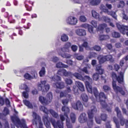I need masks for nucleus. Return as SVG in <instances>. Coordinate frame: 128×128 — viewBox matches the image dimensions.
Returning <instances> with one entry per match:
<instances>
[{"label": "nucleus", "mask_w": 128, "mask_h": 128, "mask_svg": "<svg viewBox=\"0 0 128 128\" xmlns=\"http://www.w3.org/2000/svg\"><path fill=\"white\" fill-rule=\"evenodd\" d=\"M40 109L46 114V116H43L42 120L45 125L47 127H49L50 124V121L54 128H63L62 123L60 122L59 120L56 122L54 120L49 118L48 116V114L49 112L54 117L57 118L58 117L57 113L52 109L48 110L44 106H41L40 107Z\"/></svg>", "instance_id": "1"}, {"label": "nucleus", "mask_w": 128, "mask_h": 128, "mask_svg": "<svg viewBox=\"0 0 128 128\" xmlns=\"http://www.w3.org/2000/svg\"><path fill=\"white\" fill-rule=\"evenodd\" d=\"M85 84L88 92L92 94H94L97 100L98 98V101L100 102V104L102 108H107L108 105L105 100H103V99L107 98L104 93L102 92L99 93L96 88L94 87L92 88V86L88 82L86 81Z\"/></svg>", "instance_id": "2"}, {"label": "nucleus", "mask_w": 128, "mask_h": 128, "mask_svg": "<svg viewBox=\"0 0 128 128\" xmlns=\"http://www.w3.org/2000/svg\"><path fill=\"white\" fill-rule=\"evenodd\" d=\"M115 110L116 112L118 117L119 118L120 121L115 117L113 118V120L116 124V128H120V123L121 126H123L124 124L126 121L122 116L121 112L118 107H117L115 108Z\"/></svg>", "instance_id": "3"}, {"label": "nucleus", "mask_w": 128, "mask_h": 128, "mask_svg": "<svg viewBox=\"0 0 128 128\" xmlns=\"http://www.w3.org/2000/svg\"><path fill=\"white\" fill-rule=\"evenodd\" d=\"M91 109L90 110H88V114L89 120L87 122L88 126L89 128H90L92 127L93 124V118L94 114L96 113L97 112V109L94 106H92L91 107Z\"/></svg>", "instance_id": "4"}, {"label": "nucleus", "mask_w": 128, "mask_h": 128, "mask_svg": "<svg viewBox=\"0 0 128 128\" xmlns=\"http://www.w3.org/2000/svg\"><path fill=\"white\" fill-rule=\"evenodd\" d=\"M118 76L115 73L112 72V77L113 81L112 82V86L114 90L117 92H119L122 95H124L125 94L122 88L116 86V82L114 80L116 79Z\"/></svg>", "instance_id": "5"}, {"label": "nucleus", "mask_w": 128, "mask_h": 128, "mask_svg": "<svg viewBox=\"0 0 128 128\" xmlns=\"http://www.w3.org/2000/svg\"><path fill=\"white\" fill-rule=\"evenodd\" d=\"M46 98L42 96L39 97V100L42 104L46 105L50 103L52 98V93L51 92L48 93L46 95Z\"/></svg>", "instance_id": "6"}, {"label": "nucleus", "mask_w": 128, "mask_h": 128, "mask_svg": "<svg viewBox=\"0 0 128 128\" xmlns=\"http://www.w3.org/2000/svg\"><path fill=\"white\" fill-rule=\"evenodd\" d=\"M99 62L100 64H103L106 61H109L111 62H113L114 61L112 55H107L103 56L102 55H99L97 57Z\"/></svg>", "instance_id": "7"}, {"label": "nucleus", "mask_w": 128, "mask_h": 128, "mask_svg": "<svg viewBox=\"0 0 128 128\" xmlns=\"http://www.w3.org/2000/svg\"><path fill=\"white\" fill-rule=\"evenodd\" d=\"M62 111L64 112V115L66 118V124L68 128H72V124L70 123L69 119L68 118V114L70 112V109L69 108L65 106L62 107Z\"/></svg>", "instance_id": "8"}, {"label": "nucleus", "mask_w": 128, "mask_h": 128, "mask_svg": "<svg viewBox=\"0 0 128 128\" xmlns=\"http://www.w3.org/2000/svg\"><path fill=\"white\" fill-rule=\"evenodd\" d=\"M32 116L34 119L32 120V123L36 126L37 125V122H38L39 124V128H43V124L42 122L41 118L40 116L34 112L33 113Z\"/></svg>", "instance_id": "9"}, {"label": "nucleus", "mask_w": 128, "mask_h": 128, "mask_svg": "<svg viewBox=\"0 0 128 128\" xmlns=\"http://www.w3.org/2000/svg\"><path fill=\"white\" fill-rule=\"evenodd\" d=\"M116 26L118 29L121 33L123 34H126L128 36V32H126V31H128V26L120 25L118 23H116Z\"/></svg>", "instance_id": "10"}, {"label": "nucleus", "mask_w": 128, "mask_h": 128, "mask_svg": "<svg viewBox=\"0 0 128 128\" xmlns=\"http://www.w3.org/2000/svg\"><path fill=\"white\" fill-rule=\"evenodd\" d=\"M46 81L44 80L41 82V83L38 85V88L42 92H47L50 88V86L49 84L45 85Z\"/></svg>", "instance_id": "11"}, {"label": "nucleus", "mask_w": 128, "mask_h": 128, "mask_svg": "<svg viewBox=\"0 0 128 128\" xmlns=\"http://www.w3.org/2000/svg\"><path fill=\"white\" fill-rule=\"evenodd\" d=\"M61 51L63 52H59L58 53V55L60 56H61L64 58H70L71 57V56L70 54L65 53L64 52H68L69 50H67L64 46V47L61 48Z\"/></svg>", "instance_id": "12"}, {"label": "nucleus", "mask_w": 128, "mask_h": 128, "mask_svg": "<svg viewBox=\"0 0 128 128\" xmlns=\"http://www.w3.org/2000/svg\"><path fill=\"white\" fill-rule=\"evenodd\" d=\"M72 106L75 110H78L80 111H82L83 110V105L80 101H78L76 103L72 104Z\"/></svg>", "instance_id": "13"}, {"label": "nucleus", "mask_w": 128, "mask_h": 128, "mask_svg": "<svg viewBox=\"0 0 128 128\" xmlns=\"http://www.w3.org/2000/svg\"><path fill=\"white\" fill-rule=\"evenodd\" d=\"M124 73L122 72L120 73V76H118L116 79L119 84H121L122 86H124Z\"/></svg>", "instance_id": "14"}, {"label": "nucleus", "mask_w": 128, "mask_h": 128, "mask_svg": "<svg viewBox=\"0 0 128 128\" xmlns=\"http://www.w3.org/2000/svg\"><path fill=\"white\" fill-rule=\"evenodd\" d=\"M66 21L67 23L69 24L75 25L77 22V20L75 17L70 16L67 18Z\"/></svg>", "instance_id": "15"}, {"label": "nucleus", "mask_w": 128, "mask_h": 128, "mask_svg": "<svg viewBox=\"0 0 128 128\" xmlns=\"http://www.w3.org/2000/svg\"><path fill=\"white\" fill-rule=\"evenodd\" d=\"M11 118L12 122L14 124H17L20 126L22 123L18 117L16 116H12Z\"/></svg>", "instance_id": "16"}, {"label": "nucleus", "mask_w": 128, "mask_h": 128, "mask_svg": "<svg viewBox=\"0 0 128 128\" xmlns=\"http://www.w3.org/2000/svg\"><path fill=\"white\" fill-rule=\"evenodd\" d=\"M78 120L80 123H84L86 122L87 120V118L86 114L82 113L81 114L79 117Z\"/></svg>", "instance_id": "17"}, {"label": "nucleus", "mask_w": 128, "mask_h": 128, "mask_svg": "<svg viewBox=\"0 0 128 128\" xmlns=\"http://www.w3.org/2000/svg\"><path fill=\"white\" fill-rule=\"evenodd\" d=\"M103 11L105 13H107L108 14L112 16L114 19H117V16L115 12L112 11H109L107 9H104Z\"/></svg>", "instance_id": "18"}, {"label": "nucleus", "mask_w": 128, "mask_h": 128, "mask_svg": "<svg viewBox=\"0 0 128 128\" xmlns=\"http://www.w3.org/2000/svg\"><path fill=\"white\" fill-rule=\"evenodd\" d=\"M75 84L80 91L82 92L84 90V86L81 82L78 81H76Z\"/></svg>", "instance_id": "19"}, {"label": "nucleus", "mask_w": 128, "mask_h": 128, "mask_svg": "<svg viewBox=\"0 0 128 128\" xmlns=\"http://www.w3.org/2000/svg\"><path fill=\"white\" fill-rule=\"evenodd\" d=\"M54 84L56 85V88L60 89L63 88L65 86L64 83L62 82H57L54 83Z\"/></svg>", "instance_id": "20"}, {"label": "nucleus", "mask_w": 128, "mask_h": 128, "mask_svg": "<svg viewBox=\"0 0 128 128\" xmlns=\"http://www.w3.org/2000/svg\"><path fill=\"white\" fill-rule=\"evenodd\" d=\"M76 33L77 34L80 36H84L86 34L85 30L82 29H78L76 31Z\"/></svg>", "instance_id": "21"}, {"label": "nucleus", "mask_w": 128, "mask_h": 128, "mask_svg": "<svg viewBox=\"0 0 128 128\" xmlns=\"http://www.w3.org/2000/svg\"><path fill=\"white\" fill-rule=\"evenodd\" d=\"M101 68L102 66L98 64L96 66V70L98 72V74L101 75L104 73V70Z\"/></svg>", "instance_id": "22"}, {"label": "nucleus", "mask_w": 128, "mask_h": 128, "mask_svg": "<svg viewBox=\"0 0 128 128\" xmlns=\"http://www.w3.org/2000/svg\"><path fill=\"white\" fill-rule=\"evenodd\" d=\"M107 26V24H100L97 28V31H101L103 32L104 28Z\"/></svg>", "instance_id": "23"}, {"label": "nucleus", "mask_w": 128, "mask_h": 128, "mask_svg": "<svg viewBox=\"0 0 128 128\" xmlns=\"http://www.w3.org/2000/svg\"><path fill=\"white\" fill-rule=\"evenodd\" d=\"M106 46L108 50H110V52H114L115 54L116 53V49H112V46L111 44H107L106 45Z\"/></svg>", "instance_id": "24"}, {"label": "nucleus", "mask_w": 128, "mask_h": 128, "mask_svg": "<svg viewBox=\"0 0 128 128\" xmlns=\"http://www.w3.org/2000/svg\"><path fill=\"white\" fill-rule=\"evenodd\" d=\"M23 102L24 104L28 107V108H32L33 106L32 104L28 100H23Z\"/></svg>", "instance_id": "25"}, {"label": "nucleus", "mask_w": 128, "mask_h": 128, "mask_svg": "<svg viewBox=\"0 0 128 128\" xmlns=\"http://www.w3.org/2000/svg\"><path fill=\"white\" fill-rule=\"evenodd\" d=\"M56 66L57 68H67L68 67V65L65 64L61 62H59L57 63L56 64Z\"/></svg>", "instance_id": "26"}, {"label": "nucleus", "mask_w": 128, "mask_h": 128, "mask_svg": "<svg viewBox=\"0 0 128 128\" xmlns=\"http://www.w3.org/2000/svg\"><path fill=\"white\" fill-rule=\"evenodd\" d=\"M50 78L54 82H58L61 80V77L57 75L53 76Z\"/></svg>", "instance_id": "27"}, {"label": "nucleus", "mask_w": 128, "mask_h": 128, "mask_svg": "<svg viewBox=\"0 0 128 128\" xmlns=\"http://www.w3.org/2000/svg\"><path fill=\"white\" fill-rule=\"evenodd\" d=\"M73 75L77 79L82 80H83V76L80 74L78 73H75L73 74Z\"/></svg>", "instance_id": "28"}, {"label": "nucleus", "mask_w": 128, "mask_h": 128, "mask_svg": "<svg viewBox=\"0 0 128 128\" xmlns=\"http://www.w3.org/2000/svg\"><path fill=\"white\" fill-rule=\"evenodd\" d=\"M20 88L22 90H24L27 92H29V89L27 86L25 84H22Z\"/></svg>", "instance_id": "29"}, {"label": "nucleus", "mask_w": 128, "mask_h": 128, "mask_svg": "<svg viewBox=\"0 0 128 128\" xmlns=\"http://www.w3.org/2000/svg\"><path fill=\"white\" fill-rule=\"evenodd\" d=\"M101 0H92L91 1L90 4L92 6L97 5L100 2Z\"/></svg>", "instance_id": "30"}, {"label": "nucleus", "mask_w": 128, "mask_h": 128, "mask_svg": "<svg viewBox=\"0 0 128 128\" xmlns=\"http://www.w3.org/2000/svg\"><path fill=\"white\" fill-rule=\"evenodd\" d=\"M70 118L72 122L74 123L76 121V118L75 114L74 113H71L70 115Z\"/></svg>", "instance_id": "31"}, {"label": "nucleus", "mask_w": 128, "mask_h": 128, "mask_svg": "<svg viewBox=\"0 0 128 128\" xmlns=\"http://www.w3.org/2000/svg\"><path fill=\"white\" fill-rule=\"evenodd\" d=\"M109 38V36L108 35H101L99 36V40H103Z\"/></svg>", "instance_id": "32"}, {"label": "nucleus", "mask_w": 128, "mask_h": 128, "mask_svg": "<svg viewBox=\"0 0 128 128\" xmlns=\"http://www.w3.org/2000/svg\"><path fill=\"white\" fill-rule=\"evenodd\" d=\"M46 71L45 68L42 67L39 72V74L40 77L43 76L45 74Z\"/></svg>", "instance_id": "33"}, {"label": "nucleus", "mask_w": 128, "mask_h": 128, "mask_svg": "<svg viewBox=\"0 0 128 128\" xmlns=\"http://www.w3.org/2000/svg\"><path fill=\"white\" fill-rule=\"evenodd\" d=\"M112 37L114 38H119L120 36L119 33L115 31L112 32Z\"/></svg>", "instance_id": "34"}, {"label": "nucleus", "mask_w": 128, "mask_h": 128, "mask_svg": "<svg viewBox=\"0 0 128 128\" xmlns=\"http://www.w3.org/2000/svg\"><path fill=\"white\" fill-rule=\"evenodd\" d=\"M61 39L63 42H66L68 40V37L66 34H63L61 36Z\"/></svg>", "instance_id": "35"}, {"label": "nucleus", "mask_w": 128, "mask_h": 128, "mask_svg": "<svg viewBox=\"0 0 128 128\" xmlns=\"http://www.w3.org/2000/svg\"><path fill=\"white\" fill-rule=\"evenodd\" d=\"M81 97L83 100L84 102H87L88 100V97L87 96L84 94H82Z\"/></svg>", "instance_id": "36"}, {"label": "nucleus", "mask_w": 128, "mask_h": 128, "mask_svg": "<svg viewBox=\"0 0 128 128\" xmlns=\"http://www.w3.org/2000/svg\"><path fill=\"white\" fill-rule=\"evenodd\" d=\"M79 88L76 86H74L73 87L72 90L74 94H78Z\"/></svg>", "instance_id": "37"}, {"label": "nucleus", "mask_w": 128, "mask_h": 128, "mask_svg": "<svg viewBox=\"0 0 128 128\" xmlns=\"http://www.w3.org/2000/svg\"><path fill=\"white\" fill-rule=\"evenodd\" d=\"M92 16L94 18H99V14L96 12L95 10H93L92 11Z\"/></svg>", "instance_id": "38"}, {"label": "nucleus", "mask_w": 128, "mask_h": 128, "mask_svg": "<svg viewBox=\"0 0 128 128\" xmlns=\"http://www.w3.org/2000/svg\"><path fill=\"white\" fill-rule=\"evenodd\" d=\"M19 126L21 128H28L26 126L25 121L24 120H22V123Z\"/></svg>", "instance_id": "39"}, {"label": "nucleus", "mask_w": 128, "mask_h": 128, "mask_svg": "<svg viewBox=\"0 0 128 128\" xmlns=\"http://www.w3.org/2000/svg\"><path fill=\"white\" fill-rule=\"evenodd\" d=\"M104 91L105 92H107L110 90V88L106 85H104L103 87Z\"/></svg>", "instance_id": "40"}, {"label": "nucleus", "mask_w": 128, "mask_h": 128, "mask_svg": "<svg viewBox=\"0 0 128 128\" xmlns=\"http://www.w3.org/2000/svg\"><path fill=\"white\" fill-rule=\"evenodd\" d=\"M97 54L96 53L93 52H90V53L89 55L88 56V58L90 59L92 58L95 57L96 56Z\"/></svg>", "instance_id": "41"}, {"label": "nucleus", "mask_w": 128, "mask_h": 128, "mask_svg": "<svg viewBox=\"0 0 128 128\" xmlns=\"http://www.w3.org/2000/svg\"><path fill=\"white\" fill-rule=\"evenodd\" d=\"M65 82L67 85H71L72 83V80L69 78H66L65 80Z\"/></svg>", "instance_id": "42"}, {"label": "nucleus", "mask_w": 128, "mask_h": 128, "mask_svg": "<svg viewBox=\"0 0 128 128\" xmlns=\"http://www.w3.org/2000/svg\"><path fill=\"white\" fill-rule=\"evenodd\" d=\"M99 76L98 73L94 74L92 76L93 79L95 80H97L99 78Z\"/></svg>", "instance_id": "43"}, {"label": "nucleus", "mask_w": 128, "mask_h": 128, "mask_svg": "<svg viewBox=\"0 0 128 128\" xmlns=\"http://www.w3.org/2000/svg\"><path fill=\"white\" fill-rule=\"evenodd\" d=\"M100 118L102 120L105 121L107 119V115L105 114H102L101 115Z\"/></svg>", "instance_id": "44"}, {"label": "nucleus", "mask_w": 128, "mask_h": 128, "mask_svg": "<svg viewBox=\"0 0 128 128\" xmlns=\"http://www.w3.org/2000/svg\"><path fill=\"white\" fill-rule=\"evenodd\" d=\"M79 20L80 21L83 22H84L86 20V17L83 16H80Z\"/></svg>", "instance_id": "45"}, {"label": "nucleus", "mask_w": 128, "mask_h": 128, "mask_svg": "<svg viewBox=\"0 0 128 128\" xmlns=\"http://www.w3.org/2000/svg\"><path fill=\"white\" fill-rule=\"evenodd\" d=\"M102 18L106 22H110V20L108 17L104 16Z\"/></svg>", "instance_id": "46"}, {"label": "nucleus", "mask_w": 128, "mask_h": 128, "mask_svg": "<svg viewBox=\"0 0 128 128\" xmlns=\"http://www.w3.org/2000/svg\"><path fill=\"white\" fill-rule=\"evenodd\" d=\"M67 94L66 93V91L61 92L60 93V97L62 98L66 96Z\"/></svg>", "instance_id": "47"}, {"label": "nucleus", "mask_w": 128, "mask_h": 128, "mask_svg": "<svg viewBox=\"0 0 128 128\" xmlns=\"http://www.w3.org/2000/svg\"><path fill=\"white\" fill-rule=\"evenodd\" d=\"M64 70V69H59L58 71L57 74L60 76H62L63 75Z\"/></svg>", "instance_id": "48"}, {"label": "nucleus", "mask_w": 128, "mask_h": 128, "mask_svg": "<svg viewBox=\"0 0 128 128\" xmlns=\"http://www.w3.org/2000/svg\"><path fill=\"white\" fill-rule=\"evenodd\" d=\"M4 114L6 115L9 114V111L8 109L6 107H5L3 110Z\"/></svg>", "instance_id": "49"}, {"label": "nucleus", "mask_w": 128, "mask_h": 128, "mask_svg": "<svg viewBox=\"0 0 128 128\" xmlns=\"http://www.w3.org/2000/svg\"><path fill=\"white\" fill-rule=\"evenodd\" d=\"M93 27L91 25H90L88 28V31L91 33H94V32H93Z\"/></svg>", "instance_id": "50"}, {"label": "nucleus", "mask_w": 128, "mask_h": 128, "mask_svg": "<svg viewBox=\"0 0 128 128\" xmlns=\"http://www.w3.org/2000/svg\"><path fill=\"white\" fill-rule=\"evenodd\" d=\"M24 77L26 79L30 80L31 78V76L28 73H26L24 76Z\"/></svg>", "instance_id": "51"}, {"label": "nucleus", "mask_w": 128, "mask_h": 128, "mask_svg": "<svg viewBox=\"0 0 128 128\" xmlns=\"http://www.w3.org/2000/svg\"><path fill=\"white\" fill-rule=\"evenodd\" d=\"M71 43L70 42H67L65 44L64 46L67 50H69V48L71 46Z\"/></svg>", "instance_id": "52"}, {"label": "nucleus", "mask_w": 128, "mask_h": 128, "mask_svg": "<svg viewBox=\"0 0 128 128\" xmlns=\"http://www.w3.org/2000/svg\"><path fill=\"white\" fill-rule=\"evenodd\" d=\"M71 48L73 52H75L77 50L78 47L76 45H72L71 46Z\"/></svg>", "instance_id": "53"}, {"label": "nucleus", "mask_w": 128, "mask_h": 128, "mask_svg": "<svg viewBox=\"0 0 128 128\" xmlns=\"http://www.w3.org/2000/svg\"><path fill=\"white\" fill-rule=\"evenodd\" d=\"M26 91H24L22 93V95L25 98H28V92Z\"/></svg>", "instance_id": "54"}, {"label": "nucleus", "mask_w": 128, "mask_h": 128, "mask_svg": "<svg viewBox=\"0 0 128 128\" xmlns=\"http://www.w3.org/2000/svg\"><path fill=\"white\" fill-rule=\"evenodd\" d=\"M70 72H66V70H64L63 75L65 76H70Z\"/></svg>", "instance_id": "55"}, {"label": "nucleus", "mask_w": 128, "mask_h": 128, "mask_svg": "<svg viewBox=\"0 0 128 128\" xmlns=\"http://www.w3.org/2000/svg\"><path fill=\"white\" fill-rule=\"evenodd\" d=\"M91 24L95 28H96L97 26V22L95 20H92L91 22Z\"/></svg>", "instance_id": "56"}, {"label": "nucleus", "mask_w": 128, "mask_h": 128, "mask_svg": "<svg viewBox=\"0 0 128 128\" xmlns=\"http://www.w3.org/2000/svg\"><path fill=\"white\" fill-rule=\"evenodd\" d=\"M94 49L96 51H99L101 50L100 47L98 45H95L93 47Z\"/></svg>", "instance_id": "57"}, {"label": "nucleus", "mask_w": 128, "mask_h": 128, "mask_svg": "<svg viewBox=\"0 0 128 128\" xmlns=\"http://www.w3.org/2000/svg\"><path fill=\"white\" fill-rule=\"evenodd\" d=\"M25 6L26 8V10L27 11H31L32 10V6H29L27 4H25Z\"/></svg>", "instance_id": "58"}, {"label": "nucleus", "mask_w": 128, "mask_h": 128, "mask_svg": "<svg viewBox=\"0 0 128 128\" xmlns=\"http://www.w3.org/2000/svg\"><path fill=\"white\" fill-rule=\"evenodd\" d=\"M120 68V67L119 65L116 64L114 65V68L116 71H118Z\"/></svg>", "instance_id": "59"}, {"label": "nucleus", "mask_w": 128, "mask_h": 128, "mask_svg": "<svg viewBox=\"0 0 128 128\" xmlns=\"http://www.w3.org/2000/svg\"><path fill=\"white\" fill-rule=\"evenodd\" d=\"M4 103V100L2 97L0 98V104L1 106H3Z\"/></svg>", "instance_id": "60"}, {"label": "nucleus", "mask_w": 128, "mask_h": 128, "mask_svg": "<svg viewBox=\"0 0 128 128\" xmlns=\"http://www.w3.org/2000/svg\"><path fill=\"white\" fill-rule=\"evenodd\" d=\"M68 102V100L67 99H64L62 100V102L64 105L67 104Z\"/></svg>", "instance_id": "61"}, {"label": "nucleus", "mask_w": 128, "mask_h": 128, "mask_svg": "<svg viewBox=\"0 0 128 128\" xmlns=\"http://www.w3.org/2000/svg\"><path fill=\"white\" fill-rule=\"evenodd\" d=\"M64 62L66 63L69 65H72L73 64V62L70 60H68L66 62Z\"/></svg>", "instance_id": "62"}, {"label": "nucleus", "mask_w": 128, "mask_h": 128, "mask_svg": "<svg viewBox=\"0 0 128 128\" xmlns=\"http://www.w3.org/2000/svg\"><path fill=\"white\" fill-rule=\"evenodd\" d=\"M83 80H82L83 81H85L86 80H90V77L88 76H85L84 77L83 76Z\"/></svg>", "instance_id": "63"}, {"label": "nucleus", "mask_w": 128, "mask_h": 128, "mask_svg": "<svg viewBox=\"0 0 128 128\" xmlns=\"http://www.w3.org/2000/svg\"><path fill=\"white\" fill-rule=\"evenodd\" d=\"M52 62H56L59 59L58 57L55 56L52 58Z\"/></svg>", "instance_id": "64"}]
</instances>
